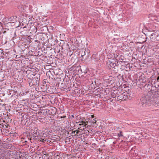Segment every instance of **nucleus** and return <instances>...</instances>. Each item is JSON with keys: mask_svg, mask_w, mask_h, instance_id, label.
<instances>
[{"mask_svg": "<svg viewBox=\"0 0 159 159\" xmlns=\"http://www.w3.org/2000/svg\"><path fill=\"white\" fill-rule=\"evenodd\" d=\"M88 121H82L80 122V123L79 124V125H83V127H84L86 125L88 124Z\"/></svg>", "mask_w": 159, "mask_h": 159, "instance_id": "2", "label": "nucleus"}, {"mask_svg": "<svg viewBox=\"0 0 159 159\" xmlns=\"http://www.w3.org/2000/svg\"><path fill=\"white\" fill-rule=\"evenodd\" d=\"M113 64H114V63H112V66H114Z\"/></svg>", "mask_w": 159, "mask_h": 159, "instance_id": "7", "label": "nucleus"}, {"mask_svg": "<svg viewBox=\"0 0 159 159\" xmlns=\"http://www.w3.org/2000/svg\"><path fill=\"white\" fill-rule=\"evenodd\" d=\"M89 120H90L91 121H89V122L92 124H94L96 122V120L95 119H93L92 120L89 119Z\"/></svg>", "mask_w": 159, "mask_h": 159, "instance_id": "3", "label": "nucleus"}, {"mask_svg": "<svg viewBox=\"0 0 159 159\" xmlns=\"http://www.w3.org/2000/svg\"><path fill=\"white\" fill-rule=\"evenodd\" d=\"M141 103L142 105L144 107H148L152 105H154L155 102L153 100L149 99L147 100L146 98H143L140 99Z\"/></svg>", "mask_w": 159, "mask_h": 159, "instance_id": "1", "label": "nucleus"}, {"mask_svg": "<svg viewBox=\"0 0 159 159\" xmlns=\"http://www.w3.org/2000/svg\"><path fill=\"white\" fill-rule=\"evenodd\" d=\"M44 141V139H42L41 140V141L42 142H43Z\"/></svg>", "mask_w": 159, "mask_h": 159, "instance_id": "6", "label": "nucleus"}, {"mask_svg": "<svg viewBox=\"0 0 159 159\" xmlns=\"http://www.w3.org/2000/svg\"><path fill=\"white\" fill-rule=\"evenodd\" d=\"M91 117L89 118V119L92 120L94 116L93 115H91Z\"/></svg>", "mask_w": 159, "mask_h": 159, "instance_id": "5", "label": "nucleus"}, {"mask_svg": "<svg viewBox=\"0 0 159 159\" xmlns=\"http://www.w3.org/2000/svg\"><path fill=\"white\" fill-rule=\"evenodd\" d=\"M122 136V132L121 131H120V134H118V136L119 137H120Z\"/></svg>", "mask_w": 159, "mask_h": 159, "instance_id": "4", "label": "nucleus"}]
</instances>
